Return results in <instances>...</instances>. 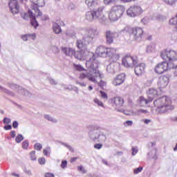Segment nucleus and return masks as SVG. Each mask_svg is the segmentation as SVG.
Returning a JSON list of instances; mask_svg holds the SVG:
<instances>
[{
	"label": "nucleus",
	"mask_w": 177,
	"mask_h": 177,
	"mask_svg": "<svg viewBox=\"0 0 177 177\" xmlns=\"http://www.w3.org/2000/svg\"><path fill=\"white\" fill-rule=\"evenodd\" d=\"M153 104L156 108V111L160 114H163L175 109V106L172 105V100L167 96L156 99L153 102Z\"/></svg>",
	"instance_id": "obj_1"
},
{
	"label": "nucleus",
	"mask_w": 177,
	"mask_h": 177,
	"mask_svg": "<svg viewBox=\"0 0 177 177\" xmlns=\"http://www.w3.org/2000/svg\"><path fill=\"white\" fill-rule=\"evenodd\" d=\"M160 57L162 60L168 62L173 68H177V52L174 50H165L160 53Z\"/></svg>",
	"instance_id": "obj_2"
},
{
	"label": "nucleus",
	"mask_w": 177,
	"mask_h": 177,
	"mask_svg": "<svg viewBox=\"0 0 177 177\" xmlns=\"http://www.w3.org/2000/svg\"><path fill=\"white\" fill-rule=\"evenodd\" d=\"M124 12H125V7L124 6H113L109 14V20L111 21H117L118 19H121Z\"/></svg>",
	"instance_id": "obj_3"
},
{
	"label": "nucleus",
	"mask_w": 177,
	"mask_h": 177,
	"mask_svg": "<svg viewBox=\"0 0 177 177\" xmlns=\"http://www.w3.org/2000/svg\"><path fill=\"white\" fill-rule=\"evenodd\" d=\"M123 34H127L130 37H133V39H139L143 37V29L140 27L126 26L122 30Z\"/></svg>",
	"instance_id": "obj_4"
},
{
	"label": "nucleus",
	"mask_w": 177,
	"mask_h": 177,
	"mask_svg": "<svg viewBox=\"0 0 177 177\" xmlns=\"http://www.w3.org/2000/svg\"><path fill=\"white\" fill-rule=\"evenodd\" d=\"M99 66V62L96 60L95 55H93L92 57L89 59V60L86 61V66L90 71V73H93L95 77H101L100 71L97 70V67Z\"/></svg>",
	"instance_id": "obj_5"
},
{
	"label": "nucleus",
	"mask_w": 177,
	"mask_h": 177,
	"mask_svg": "<svg viewBox=\"0 0 177 177\" xmlns=\"http://www.w3.org/2000/svg\"><path fill=\"white\" fill-rule=\"evenodd\" d=\"M139 59L136 56H131V55H125L122 59V64L124 67H135L138 64Z\"/></svg>",
	"instance_id": "obj_6"
},
{
	"label": "nucleus",
	"mask_w": 177,
	"mask_h": 177,
	"mask_svg": "<svg viewBox=\"0 0 177 177\" xmlns=\"http://www.w3.org/2000/svg\"><path fill=\"white\" fill-rule=\"evenodd\" d=\"M171 68H174V65H170L167 61H164L158 63L154 68V71L156 74H164V73H167Z\"/></svg>",
	"instance_id": "obj_7"
},
{
	"label": "nucleus",
	"mask_w": 177,
	"mask_h": 177,
	"mask_svg": "<svg viewBox=\"0 0 177 177\" xmlns=\"http://www.w3.org/2000/svg\"><path fill=\"white\" fill-rule=\"evenodd\" d=\"M42 6H45V0H37V1L31 4L30 8L32 10H35L36 17H42V12H40L39 9V8H42Z\"/></svg>",
	"instance_id": "obj_8"
},
{
	"label": "nucleus",
	"mask_w": 177,
	"mask_h": 177,
	"mask_svg": "<svg viewBox=\"0 0 177 177\" xmlns=\"http://www.w3.org/2000/svg\"><path fill=\"white\" fill-rule=\"evenodd\" d=\"M127 16H130V17H136L143 13V10L139 6H133L127 10Z\"/></svg>",
	"instance_id": "obj_9"
},
{
	"label": "nucleus",
	"mask_w": 177,
	"mask_h": 177,
	"mask_svg": "<svg viewBox=\"0 0 177 177\" xmlns=\"http://www.w3.org/2000/svg\"><path fill=\"white\" fill-rule=\"evenodd\" d=\"M106 38V43L107 45H111V44H114V39L115 38H118V32H111V30H106L104 33Z\"/></svg>",
	"instance_id": "obj_10"
},
{
	"label": "nucleus",
	"mask_w": 177,
	"mask_h": 177,
	"mask_svg": "<svg viewBox=\"0 0 177 177\" xmlns=\"http://www.w3.org/2000/svg\"><path fill=\"white\" fill-rule=\"evenodd\" d=\"M124 103L125 101L122 97L116 96L111 99V104L114 107L116 110L118 109H121L122 106H124Z\"/></svg>",
	"instance_id": "obj_11"
},
{
	"label": "nucleus",
	"mask_w": 177,
	"mask_h": 177,
	"mask_svg": "<svg viewBox=\"0 0 177 177\" xmlns=\"http://www.w3.org/2000/svg\"><path fill=\"white\" fill-rule=\"evenodd\" d=\"M91 53L88 50V48H84L80 51L74 50L73 55L75 59H77V60H82V59H86Z\"/></svg>",
	"instance_id": "obj_12"
},
{
	"label": "nucleus",
	"mask_w": 177,
	"mask_h": 177,
	"mask_svg": "<svg viewBox=\"0 0 177 177\" xmlns=\"http://www.w3.org/2000/svg\"><path fill=\"white\" fill-rule=\"evenodd\" d=\"M126 79L127 75L125 73H120L113 79L112 84L114 86H120V85H122L125 82Z\"/></svg>",
	"instance_id": "obj_13"
},
{
	"label": "nucleus",
	"mask_w": 177,
	"mask_h": 177,
	"mask_svg": "<svg viewBox=\"0 0 177 177\" xmlns=\"http://www.w3.org/2000/svg\"><path fill=\"white\" fill-rule=\"evenodd\" d=\"M96 76L95 75H93L92 74V72L88 73H81L80 74L79 78L80 80H84V78H87L88 81H91V82H96Z\"/></svg>",
	"instance_id": "obj_14"
},
{
	"label": "nucleus",
	"mask_w": 177,
	"mask_h": 177,
	"mask_svg": "<svg viewBox=\"0 0 177 177\" xmlns=\"http://www.w3.org/2000/svg\"><path fill=\"white\" fill-rule=\"evenodd\" d=\"M168 82H169V78H168L167 76L166 75L161 76L158 80V86L161 89H164V88H166L167 85H168Z\"/></svg>",
	"instance_id": "obj_15"
},
{
	"label": "nucleus",
	"mask_w": 177,
	"mask_h": 177,
	"mask_svg": "<svg viewBox=\"0 0 177 177\" xmlns=\"http://www.w3.org/2000/svg\"><path fill=\"white\" fill-rule=\"evenodd\" d=\"M153 102V98H145L143 96H140L138 99V104L140 107H145V106H147V104H150Z\"/></svg>",
	"instance_id": "obj_16"
},
{
	"label": "nucleus",
	"mask_w": 177,
	"mask_h": 177,
	"mask_svg": "<svg viewBox=\"0 0 177 177\" xmlns=\"http://www.w3.org/2000/svg\"><path fill=\"white\" fill-rule=\"evenodd\" d=\"M145 70H146V64H145V63H141L135 66L134 71L136 75H142V74H145Z\"/></svg>",
	"instance_id": "obj_17"
},
{
	"label": "nucleus",
	"mask_w": 177,
	"mask_h": 177,
	"mask_svg": "<svg viewBox=\"0 0 177 177\" xmlns=\"http://www.w3.org/2000/svg\"><path fill=\"white\" fill-rule=\"evenodd\" d=\"M107 48L104 46H100L97 47L95 50V55L99 56L100 57H106V51Z\"/></svg>",
	"instance_id": "obj_18"
},
{
	"label": "nucleus",
	"mask_w": 177,
	"mask_h": 177,
	"mask_svg": "<svg viewBox=\"0 0 177 177\" xmlns=\"http://www.w3.org/2000/svg\"><path fill=\"white\" fill-rule=\"evenodd\" d=\"M103 7H100L97 10H94V17L99 20H104V14L103 13Z\"/></svg>",
	"instance_id": "obj_19"
},
{
	"label": "nucleus",
	"mask_w": 177,
	"mask_h": 177,
	"mask_svg": "<svg viewBox=\"0 0 177 177\" xmlns=\"http://www.w3.org/2000/svg\"><path fill=\"white\" fill-rule=\"evenodd\" d=\"M147 95L149 97V99H152L153 102V100H154V99L158 96V91H157L156 88H149Z\"/></svg>",
	"instance_id": "obj_20"
},
{
	"label": "nucleus",
	"mask_w": 177,
	"mask_h": 177,
	"mask_svg": "<svg viewBox=\"0 0 177 177\" xmlns=\"http://www.w3.org/2000/svg\"><path fill=\"white\" fill-rule=\"evenodd\" d=\"M117 55V50L113 48H106V57H109L111 58L114 57Z\"/></svg>",
	"instance_id": "obj_21"
},
{
	"label": "nucleus",
	"mask_w": 177,
	"mask_h": 177,
	"mask_svg": "<svg viewBox=\"0 0 177 177\" xmlns=\"http://www.w3.org/2000/svg\"><path fill=\"white\" fill-rule=\"evenodd\" d=\"M85 19L88 21H93L95 20V10L88 11L86 12Z\"/></svg>",
	"instance_id": "obj_22"
},
{
	"label": "nucleus",
	"mask_w": 177,
	"mask_h": 177,
	"mask_svg": "<svg viewBox=\"0 0 177 177\" xmlns=\"http://www.w3.org/2000/svg\"><path fill=\"white\" fill-rule=\"evenodd\" d=\"M34 13L31 10H28L27 12H24L21 14V17H23L25 20H28V19H32L34 17Z\"/></svg>",
	"instance_id": "obj_23"
},
{
	"label": "nucleus",
	"mask_w": 177,
	"mask_h": 177,
	"mask_svg": "<svg viewBox=\"0 0 177 177\" xmlns=\"http://www.w3.org/2000/svg\"><path fill=\"white\" fill-rule=\"evenodd\" d=\"M8 5L11 10H19V4L17 3V0H11Z\"/></svg>",
	"instance_id": "obj_24"
},
{
	"label": "nucleus",
	"mask_w": 177,
	"mask_h": 177,
	"mask_svg": "<svg viewBox=\"0 0 177 177\" xmlns=\"http://www.w3.org/2000/svg\"><path fill=\"white\" fill-rule=\"evenodd\" d=\"M62 50L66 56H73L74 55V50L73 48L62 47Z\"/></svg>",
	"instance_id": "obj_25"
},
{
	"label": "nucleus",
	"mask_w": 177,
	"mask_h": 177,
	"mask_svg": "<svg viewBox=\"0 0 177 177\" xmlns=\"http://www.w3.org/2000/svg\"><path fill=\"white\" fill-rule=\"evenodd\" d=\"M85 3L88 8H95V6H97V1L96 0H85Z\"/></svg>",
	"instance_id": "obj_26"
},
{
	"label": "nucleus",
	"mask_w": 177,
	"mask_h": 177,
	"mask_svg": "<svg viewBox=\"0 0 177 177\" xmlns=\"http://www.w3.org/2000/svg\"><path fill=\"white\" fill-rule=\"evenodd\" d=\"M53 30L55 34H60L62 32V28L56 23L53 25Z\"/></svg>",
	"instance_id": "obj_27"
},
{
	"label": "nucleus",
	"mask_w": 177,
	"mask_h": 177,
	"mask_svg": "<svg viewBox=\"0 0 177 177\" xmlns=\"http://www.w3.org/2000/svg\"><path fill=\"white\" fill-rule=\"evenodd\" d=\"M76 45L78 48V49H82L83 48H85V43H84L83 40H77Z\"/></svg>",
	"instance_id": "obj_28"
},
{
	"label": "nucleus",
	"mask_w": 177,
	"mask_h": 177,
	"mask_svg": "<svg viewBox=\"0 0 177 177\" xmlns=\"http://www.w3.org/2000/svg\"><path fill=\"white\" fill-rule=\"evenodd\" d=\"M30 24L31 26H32V27H35V28H37V27H38L39 24H38V22L37 21V19H35V16H34L30 19Z\"/></svg>",
	"instance_id": "obj_29"
},
{
	"label": "nucleus",
	"mask_w": 177,
	"mask_h": 177,
	"mask_svg": "<svg viewBox=\"0 0 177 177\" xmlns=\"http://www.w3.org/2000/svg\"><path fill=\"white\" fill-rule=\"evenodd\" d=\"M169 24H170V26H175L177 28V19H176V17H172L169 20Z\"/></svg>",
	"instance_id": "obj_30"
},
{
	"label": "nucleus",
	"mask_w": 177,
	"mask_h": 177,
	"mask_svg": "<svg viewBox=\"0 0 177 177\" xmlns=\"http://www.w3.org/2000/svg\"><path fill=\"white\" fill-rule=\"evenodd\" d=\"M94 103H95V104H97V106H99L100 107H104V104H103V102L102 101H100L99 99H94L93 100Z\"/></svg>",
	"instance_id": "obj_31"
},
{
	"label": "nucleus",
	"mask_w": 177,
	"mask_h": 177,
	"mask_svg": "<svg viewBox=\"0 0 177 177\" xmlns=\"http://www.w3.org/2000/svg\"><path fill=\"white\" fill-rule=\"evenodd\" d=\"M23 139H24V138L23 137V136L21 134H19L17 136V137L15 138V142L17 143H20V142H21L23 140Z\"/></svg>",
	"instance_id": "obj_32"
},
{
	"label": "nucleus",
	"mask_w": 177,
	"mask_h": 177,
	"mask_svg": "<svg viewBox=\"0 0 177 177\" xmlns=\"http://www.w3.org/2000/svg\"><path fill=\"white\" fill-rule=\"evenodd\" d=\"M74 66L77 71H85V68H84L81 65L74 64Z\"/></svg>",
	"instance_id": "obj_33"
},
{
	"label": "nucleus",
	"mask_w": 177,
	"mask_h": 177,
	"mask_svg": "<svg viewBox=\"0 0 177 177\" xmlns=\"http://www.w3.org/2000/svg\"><path fill=\"white\" fill-rule=\"evenodd\" d=\"M132 125H133V122L131 120H127L124 122V127H132Z\"/></svg>",
	"instance_id": "obj_34"
},
{
	"label": "nucleus",
	"mask_w": 177,
	"mask_h": 177,
	"mask_svg": "<svg viewBox=\"0 0 177 177\" xmlns=\"http://www.w3.org/2000/svg\"><path fill=\"white\" fill-rule=\"evenodd\" d=\"M142 171H143V167H138L137 169H135L133 170V174L135 175H136V174H139L140 172H142Z\"/></svg>",
	"instance_id": "obj_35"
},
{
	"label": "nucleus",
	"mask_w": 177,
	"mask_h": 177,
	"mask_svg": "<svg viewBox=\"0 0 177 177\" xmlns=\"http://www.w3.org/2000/svg\"><path fill=\"white\" fill-rule=\"evenodd\" d=\"M100 93L101 95V97L102 99H106V100H107V99L109 98V97L107 96V93H104V91H100Z\"/></svg>",
	"instance_id": "obj_36"
},
{
	"label": "nucleus",
	"mask_w": 177,
	"mask_h": 177,
	"mask_svg": "<svg viewBox=\"0 0 177 177\" xmlns=\"http://www.w3.org/2000/svg\"><path fill=\"white\" fill-rule=\"evenodd\" d=\"M29 144L27 140H25L22 142V149H28Z\"/></svg>",
	"instance_id": "obj_37"
},
{
	"label": "nucleus",
	"mask_w": 177,
	"mask_h": 177,
	"mask_svg": "<svg viewBox=\"0 0 177 177\" xmlns=\"http://www.w3.org/2000/svg\"><path fill=\"white\" fill-rule=\"evenodd\" d=\"M138 114H147L149 111L146 109H139L137 111Z\"/></svg>",
	"instance_id": "obj_38"
},
{
	"label": "nucleus",
	"mask_w": 177,
	"mask_h": 177,
	"mask_svg": "<svg viewBox=\"0 0 177 177\" xmlns=\"http://www.w3.org/2000/svg\"><path fill=\"white\" fill-rule=\"evenodd\" d=\"M39 164H40L41 165H45V162H46V160L45 159V158H40L38 160Z\"/></svg>",
	"instance_id": "obj_39"
},
{
	"label": "nucleus",
	"mask_w": 177,
	"mask_h": 177,
	"mask_svg": "<svg viewBox=\"0 0 177 177\" xmlns=\"http://www.w3.org/2000/svg\"><path fill=\"white\" fill-rule=\"evenodd\" d=\"M77 169H78V171H80V172H82V174H85V172H86L85 169H84V166H82V165H80L77 167Z\"/></svg>",
	"instance_id": "obj_40"
},
{
	"label": "nucleus",
	"mask_w": 177,
	"mask_h": 177,
	"mask_svg": "<svg viewBox=\"0 0 177 177\" xmlns=\"http://www.w3.org/2000/svg\"><path fill=\"white\" fill-rule=\"evenodd\" d=\"M35 150H41V149H42V145H41L39 143L35 144Z\"/></svg>",
	"instance_id": "obj_41"
},
{
	"label": "nucleus",
	"mask_w": 177,
	"mask_h": 177,
	"mask_svg": "<svg viewBox=\"0 0 177 177\" xmlns=\"http://www.w3.org/2000/svg\"><path fill=\"white\" fill-rule=\"evenodd\" d=\"M102 147H103L102 144H95L94 145V148H95L97 150H100V149H102Z\"/></svg>",
	"instance_id": "obj_42"
},
{
	"label": "nucleus",
	"mask_w": 177,
	"mask_h": 177,
	"mask_svg": "<svg viewBox=\"0 0 177 177\" xmlns=\"http://www.w3.org/2000/svg\"><path fill=\"white\" fill-rule=\"evenodd\" d=\"M3 124H10L11 120L9 118H5L3 120Z\"/></svg>",
	"instance_id": "obj_43"
},
{
	"label": "nucleus",
	"mask_w": 177,
	"mask_h": 177,
	"mask_svg": "<svg viewBox=\"0 0 177 177\" xmlns=\"http://www.w3.org/2000/svg\"><path fill=\"white\" fill-rule=\"evenodd\" d=\"M131 150H132V156H136V154L138 153V148L133 147Z\"/></svg>",
	"instance_id": "obj_44"
},
{
	"label": "nucleus",
	"mask_w": 177,
	"mask_h": 177,
	"mask_svg": "<svg viewBox=\"0 0 177 177\" xmlns=\"http://www.w3.org/2000/svg\"><path fill=\"white\" fill-rule=\"evenodd\" d=\"M36 35H35V33H33V34H28V39H32V40H34V39H35V38H36Z\"/></svg>",
	"instance_id": "obj_45"
},
{
	"label": "nucleus",
	"mask_w": 177,
	"mask_h": 177,
	"mask_svg": "<svg viewBox=\"0 0 177 177\" xmlns=\"http://www.w3.org/2000/svg\"><path fill=\"white\" fill-rule=\"evenodd\" d=\"M67 167V160H63L61 163V168H66Z\"/></svg>",
	"instance_id": "obj_46"
},
{
	"label": "nucleus",
	"mask_w": 177,
	"mask_h": 177,
	"mask_svg": "<svg viewBox=\"0 0 177 177\" xmlns=\"http://www.w3.org/2000/svg\"><path fill=\"white\" fill-rule=\"evenodd\" d=\"M113 0H104V5H110L111 3H113Z\"/></svg>",
	"instance_id": "obj_47"
},
{
	"label": "nucleus",
	"mask_w": 177,
	"mask_h": 177,
	"mask_svg": "<svg viewBox=\"0 0 177 177\" xmlns=\"http://www.w3.org/2000/svg\"><path fill=\"white\" fill-rule=\"evenodd\" d=\"M44 177H55V174L50 172H47L44 174Z\"/></svg>",
	"instance_id": "obj_48"
},
{
	"label": "nucleus",
	"mask_w": 177,
	"mask_h": 177,
	"mask_svg": "<svg viewBox=\"0 0 177 177\" xmlns=\"http://www.w3.org/2000/svg\"><path fill=\"white\" fill-rule=\"evenodd\" d=\"M98 85L100 88H103L104 86H106V82H103V81H100L98 83Z\"/></svg>",
	"instance_id": "obj_49"
},
{
	"label": "nucleus",
	"mask_w": 177,
	"mask_h": 177,
	"mask_svg": "<svg viewBox=\"0 0 177 177\" xmlns=\"http://www.w3.org/2000/svg\"><path fill=\"white\" fill-rule=\"evenodd\" d=\"M21 39L23 41H28V35H23L21 36Z\"/></svg>",
	"instance_id": "obj_50"
},
{
	"label": "nucleus",
	"mask_w": 177,
	"mask_h": 177,
	"mask_svg": "<svg viewBox=\"0 0 177 177\" xmlns=\"http://www.w3.org/2000/svg\"><path fill=\"white\" fill-rule=\"evenodd\" d=\"M80 157H75V158H71L70 161L71 162H75V161H77V160H79Z\"/></svg>",
	"instance_id": "obj_51"
},
{
	"label": "nucleus",
	"mask_w": 177,
	"mask_h": 177,
	"mask_svg": "<svg viewBox=\"0 0 177 177\" xmlns=\"http://www.w3.org/2000/svg\"><path fill=\"white\" fill-rule=\"evenodd\" d=\"M4 129L6 131H10L12 129V125H6L4 127Z\"/></svg>",
	"instance_id": "obj_52"
},
{
	"label": "nucleus",
	"mask_w": 177,
	"mask_h": 177,
	"mask_svg": "<svg viewBox=\"0 0 177 177\" xmlns=\"http://www.w3.org/2000/svg\"><path fill=\"white\" fill-rule=\"evenodd\" d=\"M12 127L15 129L17 128V127H19V123L17 122H16V121L13 122Z\"/></svg>",
	"instance_id": "obj_53"
},
{
	"label": "nucleus",
	"mask_w": 177,
	"mask_h": 177,
	"mask_svg": "<svg viewBox=\"0 0 177 177\" xmlns=\"http://www.w3.org/2000/svg\"><path fill=\"white\" fill-rule=\"evenodd\" d=\"M121 2H123V3H128L129 2H132V1H136V0H120Z\"/></svg>",
	"instance_id": "obj_54"
},
{
	"label": "nucleus",
	"mask_w": 177,
	"mask_h": 177,
	"mask_svg": "<svg viewBox=\"0 0 177 177\" xmlns=\"http://www.w3.org/2000/svg\"><path fill=\"white\" fill-rule=\"evenodd\" d=\"M10 136H11V138H15V136H16V131H12L10 132Z\"/></svg>",
	"instance_id": "obj_55"
},
{
	"label": "nucleus",
	"mask_w": 177,
	"mask_h": 177,
	"mask_svg": "<svg viewBox=\"0 0 177 177\" xmlns=\"http://www.w3.org/2000/svg\"><path fill=\"white\" fill-rule=\"evenodd\" d=\"M143 121H144V122H145L146 124H150V122H151V120H150V119H145V120H144Z\"/></svg>",
	"instance_id": "obj_56"
},
{
	"label": "nucleus",
	"mask_w": 177,
	"mask_h": 177,
	"mask_svg": "<svg viewBox=\"0 0 177 177\" xmlns=\"http://www.w3.org/2000/svg\"><path fill=\"white\" fill-rule=\"evenodd\" d=\"M43 153H44V156H48V154H49V152L46 149H44Z\"/></svg>",
	"instance_id": "obj_57"
},
{
	"label": "nucleus",
	"mask_w": 177,
	"mask_h": 177,
	"mask_svg": "<svg viewBox=\"0 0 177 177\" xmlns=\"http://www.w3.org/2000/svg\"><path fill=\"white\" fill-rule=\"evenodd\" d=\"M35 156V151L30 152V156Z\"/></svg>",
	"instance_id": "obj_58"
},
{
	"label": "nucleus",
	"mask_w": 177,
	"mask_h": 177,
	"mask_svg": "<svg viewBox=\"0 0 177 177\" xmlns=\"http://www.w3.org/2000/svg\"><path fill=\"white\" fill-rule=\"evenodd\" d=\"M79 85H80V86H86V84L84 83H79Z\"/></svg>",
	"instance_id": "obj_59"
},
{
	"label": "nucleus",
	"mask_w": 177,
	"mask_h": 177,
	"mask_svg": "<svg viewBox=\"0 0 177 177\" xmlns=\"http://www.w3.org/2000/svg\"><path fill=\"white\" fill-rule=\"evenodd\" d=\"M31 157V160H37V158L35 157V156H32Z\"/></svg>",
	"instance_id": "obj_60"
},
{
	"label": "nucleus",
	"mask_w": 177,
	"mask_h": 177,
	"mask_svg": "<svg viewBox=\"0 0 177 177\" xmlns=\"http://www.w3.org/2000/svg\"><path fill=\"white\" fill-rule=\"evenodd\" d=\"M93 89V87L92 86H88V91H92Z\"/></svg>",
	"instance_id": "obj_61"
},
{
	"label": "nucleus",
	"mask_w": 177,
	"mask_h": 177,
	"mask_svg": "<svg viewBox=\"0 0 177 177\" xmlns=\"http://www.w3.org/2000/svg\"><path fill=\"white\" fill-rule=\"evenodd\" d=\"M44 118H46V119H47V120H49V115H46L44 116Z\"/></svg>",
	"instance_id": "obj_62"
},
{
	"label": "nucleus",
	"mask_w": 177,
	"mask_h": 177,
	"mask_svg": "<svg viewBox=\"0 0 177 177\" xmlns=\"http://www.w3.org/2000/svg\"><path fill=\"white\" fill-rule=\"evenodd\" d=\"M94 32L95 35H99V32H97V30H95Z\"/></svg>",
	"instance_id": "obj_63"
},
{
	"label": "nucleus",
	"mask_w": 177,
	"mask_h": 177,
	"mask_svg": "<svg viewBox=\"0 0 177 177\" xmlns=\"http://www.w3.org/2000/svg\"><path fill=\"white\" fill-rule=\"evenodd\" d=\"M174 75H175V77H177V71H176L174 72Z\"/></svg>",
	"instance_id": "obj_64"
}]
</instances>
